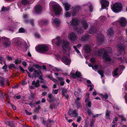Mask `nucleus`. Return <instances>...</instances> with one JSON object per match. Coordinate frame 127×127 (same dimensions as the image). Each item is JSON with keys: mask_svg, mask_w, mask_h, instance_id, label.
<instances>
[{"mask_svg": "<svg viewBox=\"0 0 127 127\" xmlns=\"http://www.w3.org/2000/svg\"><path fill=\"white\" fill-rule=\"evenodd\" d=\"M106 50L104 49H100L98 52V55L99 56H101L103 53L102 58L104 60L106 61L110 62L111 59L109 57L107 53L111 52V49L110 47H108L106 48Z\"/></svg>", "mask_w": 127, "mask_h": 127, "instance_id": "f257e3e1", "label": "nucleus"}, {"mask_svg": "<svg viewBox=\"0 0 127 127\" xmlns=\"http://www.w3.org/2000/svg\"><path fill=\"white\" fill-rule=\"evenodd\" d=\"M54 2H51L49 3L50 7L52 6L53 12L56 15H59L61 12L62 9L59 5L56 4H54Z\"/></svg>", "mask_w": 127, "mask_h": 127, "instance_id": "f03ea898", "label": "nucleus"}, {"mask_svg": "<svg viewBox=\"0 0 127 127\" xmlns=\"http://www.w3.org/2000/svg\"><path fill=\"white\" fill-rule=\"evenodd\" d=\"M123 8L122 4L120 3H116L113 4L112 9L113 12L117 13L121 12Z\"/></svg>", "mask_w": 127, "mask_h": 127, "instance_id": "7ed1b4c3", "label": "nucleus"}, {"mask_svg": "<svg viewBox=\"0 0 127 127\" xmlns=\"http://www.w3.org/2000/svg\"><path fill=\"white\" fill-rule=\"evenodd\" d=\"M35 49L37 52L42 53L47 51L48 50L49 47L45 44H43L36 47Z\"/></svg>", "mask_w": 127, "mask_h": 127, "instance_id": "20e7f679", "label": "nucleus"}, {"mask_svg": "<svg viewBox=\"0 0 127 127\" xmlns=\"http://www.w3.org/2000/svg\"><path fill=\"white\" fill-rule=\"evenodd\" d=\"M57 57L58 58L61 59V60L65 64L67 65L70 64L71 63V60L70 59L67 58L64 55L63 57H61L60 55H58L57 56Z\"/></svg>", "mask_w": 127, "mask_h": 127, "instance_id": "39448f33", "label": "nucleus"}, {"mask_svg": "<svg viewBox=\"0 0 127 127\" xmlns=\"http://www.w3.org/2000/svg\"><path fill=\"white\" fill-rule=\"evenodd\" d=\"M69 42L67 41H64L63 42L62 46L64 51L67 50L70 51V48L69 46Z\"/></svg>", "mask_w": 127, "mask_h": 127, "instance_id": "423d86ee", "label": "nucleus"}, {"mask_svg": "<svg viewBox=\"0 0 127 127\" xmlns=\"http://www.w3.org/2000/svg\"><path fill=\"white\" fill-rule=\"evenodd\" d=\"M70 74L71 76L74 78H80L82 77V75L81 73L78 71H77L75 73L72 72H71Z\"/></svg>", "mask_w": 127, "mask_h": 127, "instance_id": "0eeeda50", "label": "nucleus"}, {"mask_svg": "<svg viewBox=\"0 0 127 127\" xmlns=\"http://www.w3.org/2000/svg\"><path fill=\"white\" fill-rule=\"evenodd\" d=\"M3 45L5 47H9L10 45V42L8 38L7 37H4L3 38Z\"/></svg>", "mask_w": 127, "mask_h": 127, "instance_id": "6e6552de", "label": "nucleus"}, {"mask_svg": "<svg viewBox=\"0 0 127 127\" xmlns=\"http://www.w3.org/2000/svg\"><path fill=\"white\" fill-rule=\"evenodd\" d=\"M100 2L102 9L105 8L106 7L108 6L109 4V2L106 0H101Z\"/></svg>", "mask_w": 127, "mask_h": 127, "instance_id": "1a4fd4ad", "label": "nucleus"}, {"mask_svg": "<svg viewBox=\"0 0 127 127\" xmlns=\"http://www.w3.org/2000/svg\"><path fill=\"white\" fill-rule=\"evenodd\" d=\"M28 69L29 71L31 72H32L33 71H34L35 73L36 76H38L41 74V72L40 71L35 70L34 68L30 67H28Z\"/></svg>", "mask_w": 127, "mask_h": 127, "instance_id": "9d476101", "label": "nucleus"}, {"mask_svg": "<svg viewBox=\"0 0 127 127\" xmlns=\"http://www.w3.org/2000/svg\"><path fill=\"white\" fill-rule=\"evenodd\" d=\"M125 47L124 46L122 45H118V52L120 55H122L124 53V50Z\"/></svg>", "mask_w": 127, "mask_h": 127, "instance_id": "9b49d317", "label": "nucleus"}, {"mask_svg": "<svg viewBox=\"0 0 127 127\" xmlns=\"http://www.w3.org/2000/svg\"><path fill=\"white\" fill-rule=\"evenodd\" d=\"M119 21L121 26L122 27L125 26L127 23L126 20L123 18H122L120 19Z\"/></svg>", "mask_w": 127, "mask_h": 127, "instance_id": "f8f14e48", "label": "nucleus"}, {"mask_svg": "<svg viewBox=\"0 0 127 127\" xmlns=\"http://www.w3.org/2000/svg\"><path fill=\"white\" fill-rule=\"evenodd\" d=\"M91 47L90 45H86L83 46V49L85 50L86 53H90L91 50Z\"/></svg>", "mask_w": 127, "mask_h": 127, "instance_id": "ddd939ff", "label": "nucleus"}, {"mask_svg": "<svg viewBox=\"0 0 127 127\" xmlns=\"http://www.w3.org/2000/svg\"><path fill=\"white\" fill-rule=\"evenodd\" d=\"M80 22V21L76 18L72 19L71 22V25L74 26H77Z\"/></svg>", "mask_w": 127, "mask_h": 127, "instance_id": "4468645a", "label": "nucleus"}, {"mask_svg": "<svg viewBox=\"0 0 127 127\" xmlns=\"http://www.w3.org/2000/svg\"><path fill=\"white\" fill-rule=\"evenodd\" d=\"M34 10L36 13L38 14L40 13L42 11V7L40 5H36L34 8Z\"/></svg>", "mask_w": 127, "mask_h": 127, "instance_id": "2eb2a0df", "label": "nucleus"}, {"mask_svg": "<svg viewBox=\"0 0 127 127\" xmlns=\"http://www.w3.org/2000/svg\"><path fill=\"white\" fill-rule=\"evenodd\" d=\"M60 38V37L58 36L56 37V39H53L52 41V42L54 44L55 41H57V42L56 44V46H59L61 44L62 42L61 40H59Z\"/></svg>", "mask_w": 127, "mask_h": 127, "instance_id": "dca6fc26", "label": "nucleus"}, {"mask_svg": "<svg viewBox=\"0 0 127 127\" xmlns=\"http://www.w3.org/2000/svg\"><path fill=\"white\" fill-rule=\"evenodd\" d=\"M68 114L70 116L73 117H76L77 115V113L76 110L72 111L70 110L68 112Z\"/></svg>", "mask_w": 127, "mask_h": 127, "instance_id": "f3484780", "label": "nucleus"}, {"mask_svg": "<svg viewBox=\"0 0 127 127\" xmlns=\"http://www.w3.org/2000/svg\"><path fill=\"white\" fill-rule=\"evenodd\" d=\"M68 38L72 40H74L77 38V37L75 34L73 32L71 33L68 36Z\"/></svg>", "mask_w": 127, "mask_h": 127, "instance_id": "a211bd4d", "label": "nucleus"}, {"mask_svg": "<svg viewBox=\"0 0 127 127\" xmlns=\"http://www.w3.org/2000/svg\"><path fill=\"white\" fill-rule=\"evenodd\" d=\"M82 25L83 27L86 30L88 28V25L85 20H83L82 22Z\"/></svg>", "mask_w": 127, "mask_h": 127, "instance_id": "6ab92c4d", "label": "nucleus"}, {"mask_svg": "<svg viewBox=\"0 0 127 127\" xmlns=\"http://www.w3.org/2000/svg\"><path fill=\"white\" fill-rule=\"evenodd\" d=\"M39 80H37L36 82L35 81H33L32 83V84L33 85H34L35 87H38L40 86V84L39 83Z\"/></svg>", "mask_w": 127, "mask_h": 127, "instance_id": "aec40b11", "label": "nucleus"}, {"mask_svg": "<svg viewBox=\"0 0 127 127\" xmlns=\"http://www.w3.org/2000/svg\"><path fill=\"white\" fill-rule=\"evenodd\" d=\"M108 36L110 37H111L114 34V32L112 28H110L108 30L107 32Z\"/></svg>", "mask_w": 127, "mask_h": 127, "instance_id": "412c9836", "label": "nucleus"}, {"mask_svg": "<svg viewBox=\"0 0 127 127\" xmlns=\"http://www.w3.org/2000/svg\"><path fill=\"white\" fill-rule=\"evenodd\" d=\"M80 9V7L77 6L75 7L73 9V12L72 13V15L74 16L78 12Z\"/></svg>", "mask_w": 127, "mask_h": 127, "instance_id": "4be33fe9", "label": "nucleus"}, {"mask_svg": "<svg viewBox=\"0 0 127 127\" xmlns=\"http://www.w3.org/2000/svg\"><path fill=\"white\" fill-rule=\"evenodd\" d=\"M60 23V20L56 18L54 19L53 21V23H54L57 26H59Z\"/></svg>", "mask_w": 127, "mask_h": 127, "instance_id": "5701e85b", "label": "nucleus"}, {"mask_svg": "<svg viewBox=\"0 0 127 127\" xmlns=\"http://www.w3.org/2000/svg\"><path fill=\"white\" fill-rule=\"evenodd\" d=\"M110 112L108 110H106L105 112V117L106 118L108 119H110Z\"/></svg>", "mask_w": 127, "mask_h": 127, "instance_id": "b1692460", "label": "nucleus"}, {"mask_svg": "<svg viewBox=\"0 0 127 127\" xmlns=\"http://www.w3.org/2000/svg\"><path fill=\"white\" fill-rule=\"evenodd\" d=\"M65 9L66 11H68L69 10L70 5L67 3H65L64 4Z\"/></svg>", "mask_w": 127, "mask_h": 127, "instance_id": "393cba45", "label": "nucleus"}, {"mask_svg": "<svg viewBox=\"0 0 127 127\" xmlns=\"http://www.w3.org/2000/svg\"><path fill=\"white\" fill-rule=\"evenodd\" d=\"M4 79L3 78L0 77V84L1 86H3L4 85Z\"/></svg>", "mask_w": 127, "mask_h": 127, "instance_id": "a878e982", "label": "nucleus"}, {"mask_svg": "<svg viewBox=\"0 0 127 127\" xmlns=\"http://www.w3.org/2000/svg\"><path fill=\"white\" fill-rule=\"evenodd\" d=\"M48 97L49 99V101L50 102H52L54 100V98L52 97V95L51 94H50L49 95Z\"/></svg>", "mask_w": 127, "mask_h": 127, "instance_id": "bb28decb", "label": "nucleus"}, {"mask_svg": "<svg viewBox=\"0 0 127 127\" xmlns=\"http://www.w3.org/2000/svg\"><path fill=\"white\" fill-rule=\"evenodd\" d=\"M89 37V36L88 34H86L82 37L81 40L83 41L85 40L88 39Z\"/></svg>", "mask_w": 127, "mask_h": 127, "instance_id": "cd10ccee", "label": "nucleus"}, {"mask_svg": "<svg viewBox=\"0 0 127 127\" xmlns=\"http://www.w3.org/2000/svg\"><path fill=\"white\" fill-rule=\"evenodd\" d=\"M20 39V38L19 37H16L13 38L12 40L13 42L17 43Z\"/></svg>", "mask_w": 127, "mask_h": 127, "instance_id": "c85d7f7f", "label": "nucleus"}, {"mask_svg": "<svg viewBox=\"0 0 127 127\" xmlns=\"http://www.w3.org/2000/svg\"><path fill=\"white\" fill-rule=\"evenodd\" d=\"M21 2L22 4L23 5H25L28 4L29 2L28 0H22Z\"/></svg>", "mask_w": 127, "mask_h": 127, "instance_id": "c756f323", "label": "nucleus"}, {"mask_svg": "<svg viewBox=\"0 0 127 127\" xmlns=\"http://www.w3.org/2000/svg\"><path fill=\"white\" fill-rule=\"evenodd\" d=\"M75 102L77 108H79L82 106V104L79 102L77 101H75Z\"/></svg>", "mask_w": 127, "mask_h": 127, "instance_id": "7c9ffc66", "label": "nucleus"}, {"mask_svg": "<svg viewBox=\"0 0 127 127\" xmlns=\"http://www.w3.org/2000/svg\"><path fill=\"white\" fill-rule=\"evenodd\" d=\"M118 69V68H117L115 69L113 73V76H117L118 75V73L117 72Z\"/></svg>", "mask_w": 127, "mask_h": 127, "instance_id": "2f4dec72", "label": "nucleus"}, {"mask_svg": "<svg viewBox=\"0 0 127 127\" xmlns=\"http://www.w3.org/2000/svg\"><path fill=\"white\" fill-rule=\"evenodd\" d=\"M119 116L120 118L122 120V121H126V119L124 117L123 115H119Z\"/></svg>", "mask_w": 127, "mask_h": 127, "instance_id": "473e14b6", "label": "nucleus"}, {"mask_svg": "<svg viewBox=\"0 0 127 127\" xmlns=\"http://www.w3.org/2000/svg\"><path fill=\"white\" fill-rule=\"evenodd\" d=\"M9 8H8L6 7L3 6V7L1 9V10L2 11H7L9 10Z\"/></svg>", "mask_w": 127, "mask_h": 127, "instance_id": "72a5a7b5", "label": "nucleus"}, {"mask_svg": "<svg viewBox=\"0 0 127 127\" xmlns=\"http://www.w3.org/2000/svg\"><path fill=\"white\" fill-rule=\"evenodd\" d=\"M48 23V21L47 20H45L44 21H42L41 22L39 23V24L40 25H41L42 24H46L47 23Z\"/></svg>", "mask_w": 127, "mask_h": 127, "instance_id": "f704fd0d", "label": "nucleus"}, {"mask_svg": "<svg viewBox=\"0 0 127 127\" xmlns=\"http://www.w3.org/2000/svg\"><path fill=\"white\" fill-rule=\"evenodd\" d=\"M42 123L46 125L47 127H50L51 126V125L50 124V123H47V124H46V122L44 121H43Z\"/></svg>", "mask_w": 127, "mask_h": 127, "instance_id": "c9c22d12", "label": "nucleus"}, {"mask_svg": "<svg viewBox=\"0 0 127 127\" xmlns=\"http://www.w3.org/2000/svg\"><path fill=\"white\" fill-rule=\"evenodd\" d=\"M19 32L20 33H24L25 32V31L23 28H21L19 29Z\"/></svg>", "mask_w": 127, "mask_h": 127, "instance_id": "e433bc0d", "label": "nucleus"}, {"mask_svg": "<svg viewBox=\"0 0 127 127\" xmlns=\"http://www.w3.org/2000/svg\"><path fill=\"white\" fill-rule=\"evenodd\" d=\"M101 37H99L98 38V39L99 41L100 42H102L104 39H103V35H101Z\"/></svg>", "mask_w": 127, "mask_h": 127, "instance_id": "4c0bfd02", "label": "nucleus"}, {"mask_svg": "<svg viewBox=\"0 0 127 127\" xmlns=\"http://www.w3.org/2000/svg\"><path fill=\"white\" fill-rule=\"evenodd\" d=\"M98 73L100 75L101 77L103 76V72L102 70H99L98 71Z\"/></svg>", "mask_w": 127, "mask_h": 127, "instance_id": "58836bf2", "label": "nucleus"}, {"mask_svg": "<svg viewBox=\"0 0 127 127\" xmlns=\"http://www.w3.org/2000/svg\"><path fill=\"white\" fill-rule=\"evenodd\" d=\"M89 93H88L86 94V98L85 99V102H87V101H88L89 99Z\"/></svg>", "mask_w": 127, "mask_h": 127, "instance_id": "ea45409f", "label": "nucleus"}, {"mask_svg": "<svg viewBox=\"0 0 127 127\" xmlns=\"http://www.w3.org/2000/svg\"><path fill=\"white\" fill-rule=\"evenodd\" d=\"M102 98H105V99H107L108 98V95L107 94H105L103 95L102 96Z\"/></svg>", "mask_w": 127, "mask_h": 127, "instance_id": "a19ab883", "label": "nucleus"}, {"mask_svg": "<svg viewBox=\"0 0 127 127\" xmlns=\"http://www.w3.org/2000/svg\"><path fill=\"white\" fill-rule=\"evenodd\" d=\"M67 91V90L66 89H62V94L63 95H64L66 94V93Z\"/></svg>", "mask_w": 127, "mask_h": 127, "instance_id": "79ce46f5", "label": "nucleus"}, {"mask_svg": "<svg viewBox=\"0 0 127 127\" xmlns=\"http://www.w3.org/2000/svg\"><path fill=\"white\" fill-rule=\"evenodd\" d=\"M53 70L54 71H61V69L56 67L53 68Z\"/></svg>", "mask_w": 127, "mask_h": 127, "instance_id": "37998d69", "label": "nucleus"}, {"mask_svg": "<svg viewBox=\"0 0 127 127\" xmlns=\"http://www.w3.org/2000/svg\"><path fill=\"white\" fill-rule=\"evenodd\" d=\"M87 101V103L86 105H87L89 107H90L92 104L91 102V101H89V100L88 101Z\"/></svg>", "mask_w": 127, "mask_h": 127, "instance_id": "c03bdc74", "label": "nucleus"}, {"mask_svg": "<svg viewBox=\"0 0 127 127\" xmlns=\"http://www.w3.org/2000/svg\"><path fill=\"white\" fill-rule=\"evenodd\" d=\"M21 62V61L20 60L16 59L15 62V63L16 64L20 63Z\"/></svg>", "mask_w": 127, "mask_h": 127, "instance_id": "a18cd8bd", "label": "nucleus"}, {"mask_svg": "<svg viewBox=\"0 0 127 127\" xmlns=\"http://www.w3.org/2000/svg\"><path fill=\"white\" fill-rule=\"evenodd\" d=\"M5 59L3 57L0 56V62H4L5 63ZM0 64H1V63L0 62Z\"/></svg>", "mask_w": 127, "mask_h": 127, "instance_id": "49530a36", "label": "nucleus"}, {"mask_svg": "<svg viewBox=\"0 0 127 127\" xmlns=\"http://www.w3.org/2000/svg\"><path fill=\"white\" fill-rule=\"evenodd\" d=\"M58 89H56V90L53 89L52 90V92L53 94H57L58 93Z\"/></svg>", "mask_w": 127, "mask_h": 127, "instance_id": "de8ad7c7", "label": "nucleus"}, {"mask_svg": "<svg viewBox=\"0 0 127 127\" xmlns=\"http://www.w3.org/2000/svg\"><path fill=\"white\" fill-rule=\"evenodd\" d=\"M96 32V31L95 30H90L89 31V33L90 34H94Z\"/></svg>", "mask_w": 127, "mask_h": 127, "instance_id": "09e8293b", "label": "nucleus"}, {"mask_svg": "<svg viewBox=\"0 0 127 127\" xmlns=\"http://www.w3.org/2000/svg\"><path fill=\"white\" fill-rule=\"evenodd\" d=\"M77 32L79 33L80 34L83 33L84 32L83 30L81 28L79 29V30H78Z\"/></svg>", "mask_w": 127, "mask_h": 127, "instance_id": "8fccbe9b", "label": "nucleus"}, {"mask_svg": "<svg viewBox=\"0 0 127 127\" xmlns=\"http://www.w3.org/2000/svg\"><path fill=\"white\" fill-rule=\"evenodd\" d=\"M91 61L93 64H95V59L92 58L91 59Z\"/></svg>", "mask_w": 127, "mask_h": 127, "instance_id": "3c124183", "label": "nucleus"}, {"mask_svg": "<svg viewBox=\"0 0 127 127\" xmlns=\"http://www.w3.org/2000/svg\"><path fill=\"white\" fill-rule=\"evenodd\" d=\"M30 23L32 26H33L34 25L33 23V20L32 19H31L29 20Z\"/></svg>", "mask_w": 127, "mask_h": 127, "instance_id": "603ef678", "label": "nucleus"}, {"mask_svg": "<svg viewBox=\"0 0 127 127\" xmlns=\"http://www.w3.org/2000/svg\"><path fill=\"white\" fill-rule=\"evenodd\" d=\"M35 36L37 38H39L40 37V35L39 34L37 33L36 32L34 34Z\"/></svg>", "mask_w": 127, "mask_h": 127, "instance_id": "864d4df0", "label": "nucleus"}, {"mask_svg": "<svg viewBox=\"0 0 127 127\" xmlns=\"http://www.w3.org/2000/svg\"><path fill=\"white\" fill-rule=\"evenodd\" d=\"M34 97V95L32 93L31 94L29 98L31 99H33Z\"/></svg>", "mask_w": 127, "mask_h": 127, "instance_id": "5fc2aeb1", "label": "nucleus"}, {"mask_svg": "<svg viewBox=\"0 0 127 127\" xmlns=\"http://www.w3.org/2000/svg\"><path fill=\"white\" fill-rule=\"evenodd\" d=\"M74 95H75V96L76 97H79V94L77 92H76L74 93Z\"/></svg>", "mask_w": 127, "mask_h": 127, "instance_id": "6e6d98bb", "label": "nucleus"}, {"mask_svg": "<svg viewBox=\"0 0 127 127\" xmlns=\"http://www.w3.org/2000/svg\"><path fill=\"white\" fill-rule=\"evenodd\" d=\"M57 78L61 81H63L64 80L63 78L61 77H57Z\"/></svg>", "mask_w": 127, "mask_h": 127, "instance_id": "4d7b16f0", "label": "nucleus"}, {"mask_svg": "<svg viewBox=\"0 0 127 127\" xmlns=\"http://www.w3.org/2000/svg\"><path fill=\"white\" fill-rule=\"evenodd\" d=\"M118 120V118L117 117H115L113 120L112 123H115Z\"/></svg>", "mask_w": 127, "mask_h": 127, "instance_id": "13d9d810", "label": "nucleus"}, {"mask_svg": "<svg viewBox=\"0 0 127 127\" xmlns=\"http://www.w3.org/2000/svg\"><path fill=\"white\" fill-rule=\"evenodd\" d=\"M73 48L75 49L76 51V52H77V53H79V52H80L77 49V48H76V46H74Z\"/></svg>", "mask_w": 127, "mask_h": 127, "instance_id": "bf43d9fd", "label": "nucleus"}, {"mask_svg": "<svg viewBox=\"0 0 127 127\" xmlns=\"http://www.w3.org/2000/svg\"><path fill=\"white\" fill-rule=\"evenodd\" d=\"M92 68L93 69L97 70L98 68V66L97 65H95L94 66H93Z\"/></svg>", "mask_w": 127, "mask_h": 127, "instance_id": "052dcab7", "label": "nucleus"}, {"mask_svg": "<svg viewBox=\"0 0 127 127\" xmlns=\"http://www.w3.org/2000/svg\"><path fill=\"white\" fill-rule=\"evenodd\" d=\"M65 16L66 17H70V14L68 12H67L65 14Z\"/></svg>", "mask_w": 127, "mask_h": 127, "instance_id": "680f3d73", "label": "nucleus"}, {"mask_svg": "<svg viewBox=\"0 0 127 127\" xmlns=\"http://www.w3.org/2000/svg\"><path fill=\"white\" fill-rule=\"evenodd\" d=\"M81 117L80 116H78L77 117V122H79L81 120Z\"/></svg>", "mask_w": 127, "mask_h": 127, "instance_id": "e2e57ef3", "label": "nucleus"}, {"mask_svg": "<svg viewBox=\"0 0 127 127\" xmlns=\"http://www.w3.org/2000/svg\"><path fill=\"white\" fill-rule=\"evenodd\" d=\"M27 84V82H26L25 80H23L22 82V84L23 85L26 84Z\"/></svg>", "mask_w": 127, "mask_h": 127, "instance_id": "0e129e2a", "label": "nucleus"}, {"mask_svg": "<svg viewBox=\"0 0 127 127\" xmlns=\"http://www.w3.org/2000/svg\"><path fill=\"white\" fill-rule=\"evenodd\" d=\"M89 9L90 12H92L93 11V7L92 5H90L89 7Z\"/></svg>", "mask_w": 127, "mask_h": 127, "instance_id": "69168bd1", "label": "nucleus"}, {"mask_svg": "<svg viewBox=\"0 0 127 127\" xmlns=\"http://www.w3.org/2000/svg\"><path fill=\"white\" fill-rule=\"evenodd\" d=\"M35 67L36 68L39 69V70L40 69H41V67L40 66L38 65H35Z\"/></svg>", "mask_w": 127, "mask_h": 127, "instance_id": "338daca9", "label": "nucleus"}, {"mask_svg": "<svg viewBox=\"0 0 127 127\" xmlns=\"http://www.w3.org/2000/svg\"><path fill=\"white\" fill-rule=\"evenodd\" d=\"M14 65L13 64H11L9 66L8 68H9V69H10L12 67H14Z\"/></svg>", "mask_w": 127, "mask_h": 127, "instance_id": "774afa93", "label": "nucleus"}]
</instances>
